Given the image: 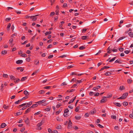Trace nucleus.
Masks as SVG:
<instances>
[{
    "instance_id": "40",
    "label": "nucleus",
    "mask_w": 133,
    "mask_h": 133,
    "mask_svg": "<svg viewBox=\"0 0 133 133\" xmlns=\"http://www.w3.org/2000/svg\"><path fill=\"white\" fill-rule=\"evenodd\" d=\"M77 85V84H73L71 87V88H73L75 87Z\"/></svg>"
},
{
    "instance_id": "14",
    "label": "nucleus",
    "mask_w": 133,
    "mask_h": 133,
    "mask_svg": "<svg viewBox=\"0 0 133 133\" xmlns=\"http://www.w3.org/2000/svg\"><path fill=\"white\" fill-rule=\"evenodd\" d=\"M114 104H115L116 106L118 107H120L121 106L120 103H114Z\"/></svg>"
},
{
    "instance_id": "4",
    "label": "nucleus",
    "mask_w": 133,
    "mask_h": 133,
    "mask_svg": "<svg viewBox=\"0 0 133 133\" xmlns=\"http://www.w3.org/2000/svg\"><path fill=\"white\" fill-rule=\"evenodd\" d=\"M128 92H125L124 93L122 96L119 97H117V98L118 99H124L126 98L128 95Z\"/></svg>"
},
{
    "instance_id": "35",
    "label": "nucleus",
    "mask_w": 133,
    "mask_h": 133,
    "mask_svg": "<svg viewBox=\"0 0 133 133\" xmlns=\"http://www.w3.org/2000/svg\"><path fill=\"white\" fill-rule=\"evenodd\" d=\"M55 13L54 12H51L50 14V16H52L55 14Z\"/></svg>"
},
{
    "instance_id": "48",
    "label": "nucleus",
    "mask_w": 133,
    "mask_h": 133,
    "mask_svg": "<svg viewBox=\"0 0 133 133\" xmlns=\"http://www.w3.org/2000/svg\"><path fill=\"white\" fill-rule=\"evenodd\" d=\"M61 104L60 103H59L58 104H57L56 106V108H59V107H60V106H61Z\"/></svg>"
},
{
    "instance_id": "57",
    "label": "nucleus",
    "mask_w": 133,
    "mask_h": 133,
    "mask_svg": "<svg viewBox=\"0 0 133 133\" xmlns=\"http://www.w3.org/2000/svg\"><path fill=\"white\" fill-rule=\"evenodd\" d=\"M84 116L85 117H88L89 116V114L88 113H86L84 115Z\"/></svg>"
},
{
    "instance_id": "59",
    "label": "nucleus",
    "mask_w": 133,
    "mask_h": 133,
    "mask_svg": "<svg viewBox=\"0 0 133 133\" xmlns=\"http://www.w3.org/2000/svg\"><path fill=\"white\" fill-rule=\"evenodd\" d=\"M48 131L50 133H51L52 132V130L50 128H49L48 129Z\"/></svg>"
},
{
    "instance_id": "24",
    "label": "nucleus",
    "mask_w": 133,
    "mask_h": 133,
    "mask_svg": "<svg viewBox=\"0 0 133 133\" xmlns=\"http://www.w3.org/2000/svg\"><path fill=\"white\" fill-rule=\"evenodd\" d=\"M45 91L43 90H41L39 91V93L40 94H42L44 93Z\"/></svg>"
},
{
    "instance_id": "5",
    "label": "nucleus",
    "mask_w": 133,
    "mask_h": 133,
    "mask_svg": "<svg viewBox=\"0 0 133 133\" xmlns=\"http://www.w3.org/2000/svg\"><path fill=\"white\" fill-rule=\"evenodd\" d=\"M72 123L71 122V121L70 119H69L68 123V129L71 128L72 127Z\"/></svg>"
},
{
    "instance_id": "58",
    "label": "nucleus",
    "mask_w": 133,
    "mask_h": 133,
    "mask_svg": "<svg viewBox=\"0 0 133 133\" xmlns=\"http://www.w3.org/2000/svg\"><path fill=\"white\" fill-rule=\"evenodd\" d=\"M26 60L28 62H29L30 59V58L29 57H28V58H27L26 59Z\"/></svg>"
},
{
    "instance_id": "12",
    "label": "nucleus",
    "mask_w": 133,
    "mask_h": 133,
    "mask_svg": "<svg viewBox=\"0 0 133 133\" xmlns=\"http://www.w3.org/2000/svg\"><path fill=\"white\" fill-rule=\"evenodd\" d=\"M57 120L58 121H63V119L59 117H57L56 118Z\"/></svg>"
},
{
    "instance_id": "49",
    "label": "nucleus",
    "mask_w": 133,
    "mask_h": 133,
    "mask_svg": "<svg viewBox=\"0 0 133 133\" xmlns=\"http://www.w3.org/2000/svg\"><path fill=\"white\" fill-rule=\"evenodd\" d=\"M95 112L93 110H91L90 112V114H93Z\"/></svg>"
},
{
    "instance_id": "33",
    "label": "nucleus",
    "mask_w": 133,
    "mask_h": 133,
    "mask_svg": "<svg viewBox=\"0 0 133 133\" xmlns=\"http://www.w3.org/2000/svg\"><path fill=\"white\" fill-rule=\"evenodd\" d=\"M61 126L59 125H58L57 127H56V128L57 129H61Z\"/></svg>"
},
{
    "instance_id": "43",
    "label": "nucleus",
    "mask_w": 133,
    "mask_h": 133,
    "mask_svg": "<svg viewBox=\"0 0 133 133\" xmlns=\"http://www.w3.org/2000/svg\"><path fill=\"white\" fill-rule=\"evenodd\" d=\"M42 125V123H39L37 124V127H40Z\"/></svg>"
},
{
    "instance_id": "32",
    "label": "nucleus",
    "mask_w": 133,
    "mask_h": 133,
    "mask_svg": "<svg viewBox=\"0 0 133 133\" xmlns=\"http://www.w3.org/2000/svg\"><path fill=\"white\" fill-rule=\"evenodd\" d=\"M118 50L121 52H122L124 50V48H119Z\"/></svg>"
},
{
    "instance_id": "60",
    "label": "nucleus",
    "mask_w": 133,
    "mask_h": 133,
    "mask_svg": "<svg viewBox=\"0 0 133 133\" xmlns=\"http://www.w3.org/2000/svg\"><path fill=\"white\" fill-rule=\"evenodd\" d=\"M101 52V50H100L95 55H97L100 53Z\"/></svg>"
},
{
    "instance_id": "13",
    "label": "nucleus",
    "mask_w": 133,
    "mask_h": 133,
    "mask_svg": "<svg viewBox=\"0 0 133 133\" xmlns=\"http://www.w3.org/2000/svg\"><path fill=\"white\" fill-rule=\"evenodd\" d=\"M7 53V51L5 50H3L1 52V54L3 55H4Z\"/></svg>"
},
{
    "instance_id": "61",
    "label": "nucleus",
    "mask_w": 133,
    "mask_h": 133,
    "mask_svg": "<svg viewBox=\"0 0 133 133\" xmlns=\"http://www.w3.org/2000/svg\"><path fill=\"white\" fill-rule=\"evenodd\" d=\"M37 17H33L32 18V20L34 21H35L37 20Z\"/></svg>"
},
{
    "instance_id": "42",
    "label": "nucleus",
    "mask_w": 133,
    "mask_h": 133,
    "mask_svg": "<svg viewBox=\"0 0 133 133\" xmlns=\"http://www.w3.org/2000/svg\"><path fill=\"white\" fill-rule=\"evenodd\" d=\"M89 95L91 96L93 95H94V93L93 92H90L89 93Z\"/></svg>"
},
{
    "instance_id": "55",
    "label": "nucleus",
    "mask_w": 133,
    "mask_h": 133,
    "mask_svg": "<svg viewBox=\"0 0 133 133\" xmlns=\"http://www.w3.org/2000/svg\"><path fill=\"white\" fill-rule=\"evenodd\" d=\"M71 75H77V74L75 73V72H72L70 74Z\"/></svg>"
},
{
    "instance_id": "19",
    "label": "nucleus",
    "mask_w": 133,
    "mask_h": 133,
    "mask_svg": "<svg viewBox=\"0 0 133 133\" xmlns=\"http://www.w3.org/2000/svg\"><path fill=\"white\" fill-rule=\"evenodd\" d=\"M51 109V107H48V108L44 109L46 111H49Z\"/></svg>"
},
{
    "instance_id": "38",
    "label": "nucleus",
    "mask_w": 133,
    "mask_h": 133,
    "mask_svg": "<svg viewBox=\"0 0 133 133\" xmlns=\"http://www.w3.org/2000/svg\"><path fill=\"white\" fill-rule=\"evenodd\" d=\"M121 63L122 62L119 61H118V59L116 60L115 62V63Z\"/></svg>"
},
{
    "instance_id": "29",
    "label": "nucleus",
    "mask_w": 133,
    "mask_h": 133,
    "mask_svg": "<svg viewBox=\"0 0 133 133\" xmlns=\"http://www.w3.org/2000/svg\"><path fill=\"white\" fill-rule=\"evenodd\" d=\"M128 104V103L127 102H125L123 103V105L124 106H126Z\"/></svg>"
},
{
    "instance_id": "6",
    "label": "nucleus",
    "mask_w": 133,
    "mask_h": 133,
    "mask_svg": "<svg viewBox=\"0 0 133 133\" xmlns=\"http://www.w3.org/2000/svg\"><path fill=\"white\" fill-rule=\"evenodd\" d=\"M81 118V116L79 115H78L75 116V119L77 120H79Z\"/></svg>"
},
{
    "instance_id": "52",
    "label": "nucleus",
    "mask_w": 133,
    "mask_h": 133,
    "mask_svg": "<svg viewBox=\"0 0 133 133\" xmlns=\"http://www.w3.org/2000/svg\"><path fill=\"white\" fill-rule=\"evenodd\" d=\"M53 57V55H49L48 57V58L50 59L52 58Z\"/></svg>"
},
{
    "instance_id": "26",
    "label": "nucleus",
    "mask_w": 133,
    "mask_h": 133,
    "mask_svg": "<svg viewBox=\"0 0 133 133\" xmlns=\"http://www.w3.org/2000/svg\"><path fill=\"white\" fill-rule=\"evenodd\" d=\"M75 90L74 89H72L71 90H69L67 91V92H72Z\"/></svg>"
},
{
    "instance_id": "28",
    "label": "nucleus",
    "mask_w": 133,
    "mask_h": 133,
    "mask_svg": "<svg viewBox=\"0 0 133 133\" xmlns=\"http://www.w3.org/2000/svg\"><path fill=\"white\" fill-rule=\"evenodd\" d=\"M20 56L23 57H26V55L25 54H22Z\"/></svg>"
},
{
    "instance_id": "20",
    "label": "nucleus",
    "mask_w": 133,
    "mask_h": 133,
    "mask_svg": "<svg viewBox=\"0 0 133 133\" xmlns=\"http://www.w3.org/2000/svg\"><path fill=\"white\" fill-rule=\"evenodd\" d=\"M111 51L114 52H116L118 50L117 49H115V48L114 47L112 50H111Z\"/></svg>"
},
{
    "instance_id": "9",
    "label": "nucleus",
    "mask_w": 133,
    "mask_h": 133,
    "mask_svg": "<svg viewBox=\"0 0 133 133\" xmlns=\"http://www.w3.org/2000/svg\"><path fill=\"white\" fill-rule=\"evenodd\" d=\"M25 122L27 125L29 124V119L28 118H27L25 120Z\"/></svg>"
},
{
    "instance_id": "41",
    "label": "nucleus",
    "mask_w": 133,
    "mask_h": 133,
    "mask_svg": "<svg viewBox=\"0 0 133 133\" xmlns=\"http://www.w3.org/2000/svg\"><path fill=\"white\" fill-rule=\"evenodd\" d=\"M56 14L57 15H58L59 14V10L58 9H57L55 11Z\"/></svg>"
},
{
    "instance_id": "39",
    "label": "nucleus",
    "mask_w": 133,
    "mask_h": 133,
    "mask_svg": "<svg viewBox=\"0 0 133 133\" xmlns=\"http://www.w3.org/2000/svg\"><path fill=\"white\" fill-rule=\"evenodd\" d=\"M51 87V86H46V87H44V88L45 89H50V88Z\"/></svg>"
},
{
    "instance_id": "37",
    "label": "nucleus",
    "mask_w": 133,
    "mask_h": 133,
    "mask_svg": "<svg viewBox=\"0 0 133 133\" xmlns=\"http://www.w3.org/2000/svg\"><path fill=\"white\" fill-rule=\"evenodd\" d=\"M76 81V78H74L71 79V81H70V82H72L73 81H75V82Z\"/></svg>"
},
{
    "instance_id": "23",
    "label": "nucleus",
    "mask_w": 133,
    "mask_h": 133,
    "mask_svg": "<svg viewBox=\"0 0 133 133\" xmlns=\"http://www.w3.org/2000/svg\"><path fill=\"white\" fill-rule=\"evenodd\" d=\"M27 79V77H23L21 79V81H24L26 79Z\"/></svg>"
},
{
    "instance_id": "10",
    "label": "nucleus",
    "mask_w": 133,
    "mask_h": 133,
    "mask_svg": "<svg viewBox=\"0 0 133 133\" xmlns=\"http://www.w3.org/2000/svg\"><path fill=\"white\" fill-rule=\"evenodd\" d=\"M104 75L106 76H109L111 75V73L110 72H107L104 74Z\"/></svg>"
},
{
    "instance_id": "8",
    "label": "nucleus",
    "mask_w": 133,
    "mask_h": 133,
    "mask_svg": "<svg viewBox=\"0 0 133 133\" xmlns=\"http://www.w3.org/2000/svg\"><path fill=\"white\" fill-rule=\"evenodd\" d=\"M23 62L22 60H19L16 61V63L17 64H20L22 63Z\"/></svg>"
},
{
    "instance_id": "15",
    "label": "nucleus",
    "mask_w": 133,
    "mask_h": 133,
    "mask_svg": "<svg viewBox=\"0 0 133 133\" xmlns=\"http://www.w3.org/2000/svg\"><path fill=\"white\" fill-rule=\"evenodd\" d=\"M24 94L26 96L28 95L29 94L28 92L26 90H25L24 92Z\"/></svg>"
},
{
    "instance_id": "34",
    "label": "nucleus",
    "mask_w": 133,
    "mask_h": 133,
    "mask_svg": "<svg viewBox=\"0 0 133 133\" xmlns=\"http://www.w3.org/2000/svg\"><path fill=\"white\" fill-rule=\"evenodd\" d=\"M79 109V107H76L75 110V111L76 112H77L78 111Z\"/></svg>"
},
{
    "instance_id": "18",
    "label": "nucleus",
    "mask_w": 133,
    "mask_h": 133,
    "mask_svg": "<svg viewBox=\"0 0 133 133\" xmlns=\"http://www.w3.org/2000/svg\"><path fill=\"white\" fill-rule=\"evenodd\" d=\"M85 49V47L83 46H81L79 48V49L80 50H84Z\"/></svg>"
},
{
    "instance_id": "45",
    "label": "nucleus",
    "mask_w": 133,
    "mask_h": 133,
    "mask_svg": "<svg viewBox=\"0 0 133 133\" xmlns=\"http://www.w3.org/2000/svg\"><path fill=\"white\" fill-rule=\"evenodd\" d=\"M28 98V97L27 96H25L23 98H22L20 100H24L25 99H27Z\"/></svg>"
},
{
    "instance_id": "3",
    "label": "nucleus",
    "mask_w": 133,
    "mask_h": 133,
    "mask_svg": "<svg viewBox=\"0 0 133 133\" xmlns=\"http://www.w3.org/2000/svg\"><path fill=\"white\" fill-rule=\"evenodd\" d=\"M10 79L11 80H14V82L15 83H17L19 82L20 80L18 78H16L14 76L12 75L10 76Z\"/></svg>"
},
{
    "instance_id": "54",
    "label": "nucleus",
    "mask_w": 133,
    "mask_h": 133,
    "mask_svg": "<svg viewBox=\"0 0 133 133\" xmlns=\"http://www.w3.org/2000/svg\"><path fill=\"white\" fill-rule=\"evenodd\" d=\"M67 84L65 82H64L61 84V85L63 86L64 85H66Z\"/></svg>"
},
{
    "instance_id": "56",
    "label": "nucleus",
    "mask_w": 133,
    "mask_h": 133,
    "mask_svg": "<svg viewBox=\"0 0 133 133\" xmlns=\"http://www.w3.org/2000/svg\"><path fill=\"white\" fill-rule=\"evenodd\" d=\"M69 111V110L68 109H65L64 111V113H67Z\"/></svg>"
},
{
    "instance_id": "22",
    "label": "nucleus",
    "mask_w": 133,
    "mask_h": 133,
    "mask_svg": "<svg viewBox=\"0 0 133 133\" xmlns=\"http://www.w3.org/2000/svg\"><path fill=\"white\" fill-rule=\"evenodd\" d=\"M38 70H36V71H35L31 75L33 76L34 75H35L36 74Z\"/></svg>"
},
{
    "instance_id": "47",
    "label": "nucleus",
    "mask_w": 133,
    "mask_h": 133,
    "mask_svg": "<svg viewBox=\"0 0 133 133\" xmlns=\"http://www.w3.org/2000/svg\"><path fill=\"white\" fill-rule=\"evenodd\" d=\"M67 6V4L66 3H64L63 5V8H65Z\"/></svg>"
},
{
    "instance_id": "11",
    "label": "nucleus",
    "mask_w": 133,
    "mask_h": 133,
    "mask_svg": "<svg viewBox=\"0 0 133 133\" xmlns=\"http://www.w3.org/2000/svg\"><path fill=\"white\" fill-rule=\"evenodd\" d=\"M112 94L111 93H109L107 94V95L106 96L107 98H109L112 96Z\"/></svg>"
},
{
    "instance_id": "53",
    "label": "nucleus",
    "mask_w": 133,
    "mask_h": 133,
    "mask_svg": "<svg viewBox=\"0 0 133 133\" xmlns=\"http://www.w3.org/2000/svg\"><path fill=\"white\" fill-rule=\"evenodd\" d=\"M131 25H132L131 24H128V25H126V26L127 28H129V27H130V26H131Z\"/></svg>"
},
{
    "instance_id": "1",
    "label": "nucleus",
    "mask_w": 133,
    "mask_h": 133,
    "mask_svg": "<svg viewBox=\"0 0 133 133\" xmlns=\"http://www.w3.org/2000/svg\"><path fill=\"white\" fill-rule=\"evenodd\" d=\"M45 100H41L40 101L36 103V104L33 105L30 107L26 111L25 113H26L29 112L31 110V108H34L36 107L37 106L38 104H42V103L45 102Z\"/></svg>"
},
{
    "instance_id": "21",
    "label": "nucleus",
    "mask_w": 133,
    "mask_h": 133,
    "mask_svg": "<svg viewBox=\"0 0 133 133\" xmlns=\"http://www.w3.org/2000/svg\"><path fill=\"white\" fill-rule=\"evenodd\" d=\"M51 31H49L48 32L47 31L45 33V35H49L51 34Z\"/></svg>"
},
{
    "instance_id": "64",
    "label": "nucleus",
    "mask_w": 133,
    "mask_h": 133,
    "mask_svg": "<svg viewBox=\"0 0 133 133\" xmlns=\"http://www.w3.org/2000/svg\"><path fill=\"white\" fill-rule=\"evenodd\" d=\"M129 117L130 118H133V114H130L129 115Z\"/></svg>"
},
{
    "instance_id": "63",
    "label": "nucleus",
    "mask_w": 133,
    "mask_h": 133,
    "mask_svg": "<svg viewBox=\"0 0 133 133\" xmlns=\"http://www.w3.org/2000/svg\"><path fill=\"white\" fill-rule=\"evenodd\" d=\"M129 51H129L128 50H126V51H124V52L126 54H128L129 53Z\"/></svg>"
},
{
    "instance_id": "62",
    "label": "nucleus",
    "mask_w": 133,
    "mask_h": 133,
    "mask_svg": "<svg viewBox=\"0 0 133 133\" xmlns=\"http://www.w3.org/2000/svg\"><path fill=\"white\" fill-rule=\"evenodd\" d=\"M22 51L21 50H20L18 52V54L19 55L22 54Z\"/></svg>"
},
{
    "instance_id": "27",
    "label": "nucleus",
    "mask_w": 133,
    "mask_h": 133,
    "mask_svg": "<svg viewBox=\"0 0 133 133\" xmlns=\"http://www.w3.org/2000/svg\"><path fill=\"white\" fill-rule=\"evenodd\" d=\"M87 36H83L82 37V39L83 40H85L87 38Z\"/></svg>"
},
{
    "instance_id": "46",
    "label": "nucleus",
    "mask_w": 133,
    "mask_h": 133,
    "mask_svg": "<svg viewBox=\"0 0 133 133\" xmlns=\"http://www.w3.org/2000/svg\"><path fill=\"white\" fill-rule=\"evenodd\" d=\"M38 16H39V15H37L35 16H30V17L31 19H32L33 17H35Z\"/></svg>"
},
{
    "instance_id": "31",
    "label": "nucleus",
    "mask_w": 133,
    "mask_h": 133,
    "mask_svg": "<svg viewBox=\"0 0 133 133\" xmlns=\"http://www.w3.org/2000/svg\"><path fill=\"white\" fill-rule=\"evenodd\" d=\"M82 82V79L81 80H76V83H81Z\"/></svg>"
},
{
    "instance_id": "16",
    "label": "nucleus",
    "mask_w": 133,
    "mask_h": 133,
    "mask_svg": "<svg viewBox=\"0 0 133 133\" xmlns=\"http://www.w3.org/2000/svg\"><path fill=\"white\" fill-rule=\"evenodd\" d=\"M128 35L131 37H133V33L131 32H130L128 33Z\"/></svg>"
},
{
    "instance_id": "30",
    "label": "nucleus",
    "mask_w": 133,
    "mask_h": 133,
    "mask_svg": "<svg viewBox=\"0 0 133 133\" xmlns=\"http://www.w3.org/2000/svg\"><path fill=\"white\" fill-rule=\"evenodd\" d=\"M3 76L4 78H7L8 77V75L6 74H3Z\"/></svg>"
},
{
    "instance_id": "50",
    "label": "nucleus",
    "mask_w": 133,
    "mask_h": 133,
    "mask_svg": "<svg viewBox=\"0 0 133 133\" xmlns=\"http://www.w3.org/2000/svg\"><path fill=\"white\" fill-rule=\"evenodd\" d=\"M52 46V45L51 44H50L48 45L47 47V49H48L50 48Z\"/></svg>"
},
{
    "instance_id": "51",
    "label": "nucleus",
    "mask_w": 133,
    "mask_h": 133,
    "mask_svg": "<svg viewBox=\"0 0 133 133\" xmlns=\"http://www.w3.org/2000/svg\"><path fill=\"white\" fill-rule=\"evenodd\" d=\"M99 92H96V94H94V96H98L99 95Z\"/></svg>"
},
{
    "instance_id": "7",
    "label": "nucleus",
    "mask_w": 133,
    "mask_h": 133,
    "mask_svg": "<svg viewBox=\"0 0 133 133\" xmlns=\"http://www.w3.org/2000/svg\"><path fill=\"white\" fill-rule=\"evenodd\" d=\"M6 126V125L5 123H3L0 126V129L1 128H3L5 127Z\"/></svg>"
},
{
    "instance_id": "17",
    "label": "nucleus",
    "mask_w": 133,
    "mask_h": 133,
    "mask_svg": "<svg viewBox=\"0 0 133 133\" xmlns=\"http://www.w3.org/2000/svg\"><path fill=\"white\" fill-rule=\"evenodd\" d=\"M125 89V87L123 86H120L119 89L121 90H122Z\"/></svg>"
},
{
    "instance_id": "25",
    "label": "nucleus",
    "mask_w": 133,
    "mask_h": 133,
    "mask_svg": "<svg viewBox=\"0 0 133 133\" xmlns=\"http://www.w3.org/2000/svg\"><path fill=\"white\" fill-rule=\"evenodd\" d=\"M74 67V65H69V66H68V67H67V68L68 69H69L73 67Z\"/></svg>"
},
{
    "instance_id": "2",
    "label": "nucleus",
    "mask_w": 133,
    "mask_h": 133,
    "mask_svg": "<svg viewBox=\"0 0 133 133\" xmlns=\"http://www.w3.org/2000/svg\"><path fill=\"white\" fill-rule=\"evenodd\" d=\"M32 104V102H30L27 103H25L23 104H22L20 105L19 106L21 107L24 106V107L21 109L22 110H24L26 108L29 107Z\"/></svg>"
},
{
    "instance_id": "44",
    "label": "nucleus",
    "mask_w": 133,
    "mask_h": 133,
    "mask_svg": "<svg viewBox=\"0 0 133 133\" xmlns=\"http://www.w3.org/2000/svg\"><path fill=\"white\" fill-rule=\"evenodd\" d=\"M127 82L128 83H131L132 82V81L130 79H128L127 80Z\"/></svg>"
},
{
    "instance_id": "36",
    "label": "nucleus",
    "mask_w": 133,
    "mask_h": 133,
    "mask_svg": "<svg viewBox=\"0 0 133 133\" xmlns=\"http://www.w3.org/2000/svg\"><path fill=\"white\" fill-rule=\"evenodd\" d=\"M111 118L113 119H115L116 118V116L114 115H112L111 116Z\"/></svg>"
}]
</instances>
